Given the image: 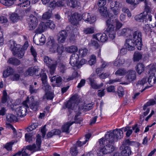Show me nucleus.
<instances>
[{
    "instance_id": "1",
    "label": "nucleus",
    "mask_w": 156,
    "mask_h": 156,
    "mask_svg": "<svg viewBox=\"0 0 156 156\" xmlns=\"http://www.w3.org/2000/svg\"><path fill=\"white\" fill-rule=\"evenodd\" d=\"M122 129H117L112 131L107 132L105 134V137L100 139L99 141L100 147H103L106 145L110 146L115 141L122 138L123 136V132ZM114 147V146L112 145Z\"/></svg>"
},
{
    "instance_id": "2",
    "label": "nucleus",
    "mask_w": 156,
    "mask_h": 156,
    "mask_svg": "<svg viewBox=\"0 0 156 156\" xmlns=\"http://www.w3.org/2000/svg\"><path fill=\"white\" fill-rule=\"evenodd\" d=\"M87 23L91 24L96 20V17L89 13L85 12L82 14L75 12L72 14L69 18V21L73 25L77 26L79 23L82 19Z\"/></svg>"
},
{
    "instance_id": "3",
    "label": "nucleus",
    "mask_w": 156,
    "mask_h": 156,
    "mask_svg": "<svg viewBox=\"0 0 156 156\" xmlns=\"http://www.w3.org/2000/svg\"><path fill=\"white\" fill-rule=\"evenodd\" d=\"M28 46V42L26 41L21 49L20 50V45L19 44H16L14 41L10 40L9 44V46L10 47L13 54L20 58H21L23 57L24 55V51L27 49Z\"/></svg>"
},
{
    "instance_id": "4",
    "label": "nucleus",
    "mask_w": 156,
    "mask_h": 156,
    "mask_svg": "<svg viewBox=\"0 0 156 156\" xmlns=\"http://www.w3.org/2000/svg\"><path fill=\"white\" fill-rule=\"evenodd\" d=\"M151 3L149 0L145 1L144 11L135 17V20L138 21L145 22L152 20V16L150 14Z\"/></svg>"
},
{
    "instance_id": "5",
    "label": "nucleus",
    "mask_w": 156,
    "mask_h": 156,
    "mask_svg": "<svg viewBox=\"0 0 156 156\" xmlns=\"http://www.w3.org/2000/svg\"><path fill=\"white\" fill-rule=\"evenodd\" d=\"M94 39H96L98 41L101 42H105L108 39V37L107 35L105 33H98L93 35V39H92L90 43V46H93L95 49H98L99 51L98 52V56L100 57L101 56V46L99 45L98 42L95 41Z\"/></svg>"
},
{
    "instance_id": "6",
    "label": "nucleus",
    "mask_w": 156,
    "mask_h": 156,
    "mask_svg": "<svg viewBox=\"0 0 156 156\" xmlns=\"http://www.w3.org/2000/svg\"><path fill=\"white\" fill-rule=\"evenodd\" d=\"M78 96L75 94L70 98V99L64 103L62 106L63 109L67 108L69 113H68L69 117H71L74 114L73 109H75V106L77 108V103L78 100Z\"/></svg>"
},
{
    "instance_id": "7",
    "label": "nucleus",
    "mask_w": 156,
    "mask_h": 156,
    "mask_svg": "<svg viewBox=\"0 0 156 156\" xmlns=\"http://www.w3.org/2000/svg\"><path fill=\"white\" fill-rule=\"evenodd\" d=\"M36 145L33 144L32 145H29L26 148H23L21 151L22 156H28L30 155L31 151L39 150L41 147V140L40 135L38 134L37 136Z\"/></svg>"
},
{
    "instance_id": "8",
    "label": "nucleus",
    "mask_w": 156,
    "mask_h": 156,
    "mask_svg": "<svg viewBox=\"0 0 156 156\" xmlns=\"http://www.w3.org/2000/svg\"><path fill=\"white\" fill-rule=\"evenodd\" d=\"M47 45L50 53H55L57 52L58 54L60 55L62 52L63 46H58L52 37H48Z\"/></svg>"
},
{
    "instance_id": "9",
    "label": "nucleus",
    "mask_w": 156,
    "mask_h": 156,
    "mask_svg": "<svg viewBox=\"0 0 156 156\" xmlns=\"http://www.w3.org/2000/svg\"><path fill=\"white\" fill-rule=\"evenodd\" d=\"M29 101V97H27L26 99L23 101L21 106L16 108V111L18 116L22 117L26 115L29 108L28 103Z\"/></svg>"
},
{
    "instance_id": "10",
    "label": "nucleus",
    "mask_w": 156,
    "mask_h": 156,
    "mask_svg": "<svg viewBox=\"0 0 156 156\" xmlns=\"http://www.w3.org/2000/svg\"><path fill=\"white\" fill-rule=\"evenodd\" d=\"M44 61L49 68V76L50 75L53 76L58 64L57 61L55 60H52L47 56L44 57Z\"/></svg>"
},
{
    "instance_id": "11",
    "label": "nucleus",
    "mask_w": 156,
    "mask_h": 156,
    "mask_svg": "<svg viewBox=\"0 0 156 156\" xmlns=\"http://www.w3.org/2000/svg\"><path fill=\"white\" fill-rule=\"evenodd\" d=\"M146 68L150 70L149 73L150 75L148 79L147 82L151 86H153L156 83V77L154 76V72H156V65L150 64L147 66Z\"/></svg>"
},
{
    "instance_id": "12",
    "label": "nucleus",
    "mask_w": 156,
    "mask_h": 156,
    "mask_svg": "<svg viewBox=\"0 0 156 156\" xmlns=\"http://www.w3.org/2000/svg\"><path fill=\"white\" fill-rule=\"evenodd\" d=\"M106 21H109L110 24L112 25V27L115 29V30L116 31L119 30L123 26V24L120 22L117 19H113V16L112 15L108 14V16Z\"/></svg>"
},
{
    "instance_id": "13",
    "label": "nucleus",
    "mask_w": 156,
    "mask_h": 156,
    "mask_svg": "<svg viewBox=\"0 0 156 156\" xmlns=\"http://www.w3.org/2000/svg\"><path fill=\"white\" fill-rule=\"evenodd\" d=\"M122 5L119 2L116 1H113L110 3V7L112 9V11L114 13V15L112 13H110L109 12L107 11L110 14L112 15L113 16V18H115L114 16H117L120 13L121 8Z\"/></svg>"
},
{
    "instance_id": "14",
    "label": "nucleus",
    "mask_w": 156,
    "mask_h": 156,
    "mask_svg": "<svg viewBox=\"0 0 156 156\" xmlns=\"http://www.w3.org/2000/svg\"><path fill=\"white\" fill-rule=\"evenodd\" d=\"M106 3V0H98V5L99 7L98 10L101 16L105 18L107 17L108 14H110L107 12V8L104 6Z\"/></svg>"
},
{
    "instance_id": "15",
    "label": "nucleus",
    "mask_w": 156,
    "mask_h": 156,
    "mask_svg": "<svg viewBox=\"0 0 156 156\" xmlns=\"http://www.w3.org/2000/svg\"><path fill=\"white\" fill-rule=\"evenodd\" d=\"M132 39L136 43V46L137 49L140 50L142 45L141 33L138 31L135 32L133 34V38Z\"/></svg>"
},
{
    "instance_id": "16",
    "label": "nucleus",
    "mask_w": 156,
    "mask_h": 156,
    "mask_svg": "<svg viewBox=\"0 0 156 156\" xmlns=\"http://www.w3.org/2000/svg\"><path fill=\"white\" fill-rule=\"evenodd\" d=\"M100 147V149L97 152L98 156H105V155L110 153L114 150V147L112 145H106L103 147Z\"/></svg>"
},
{
    "instance_id": "17",
    "label": "nucleus",
    "mask_w": 156,
    "mask_h": 156,
    "mask_svg": "<svg viewBox=\"0 0 156 156\" xmlns=\"http://www.w3.org/2000/svg\"><path fill=\"white\" fill-rule=\"evenodd\" d=\"M93 104L92 103H89L88 102H85L84 103L82 107H79L78 108V111L77 112H76V114L74 117V119L75 120H78L77 117L79 116L81 114L80 110L82 109L83 111H87L91 110L93 107Z\"/></svg>"
},
{
    "instance_id": "18",
    "label": "nucleus",
    "mask_w": 156,
    "mask_h": 156,
    "mask_svg": "<svg viewBox=\"0 0 156 156\" xmlns=\"http://www.w3.org/2000/svg\"><path fill=\"white\" fill-rule=\"evenodd\" d=\"M126 74L125 78L126 82L124 83L126 84L129 83L136 78V73L134 70H129L127 71Z\"/></svg>"
},
{
    "instance_id": "19",
    "label": "nucleus",
    "mask_w": 156,
    "mask_h": 156,
    "mask_svg": "<svg viewBox=\"0 0 156 156\" xmlns=\"http://www.w3.org/2000/svg\"><path fill=\"white\" fill-rule=\"evenodd\" d=\"M109 22L106 21V24L107 28L106 29L107 34L109 38L113 40L116 35V30L112 27V25L110 24Z\"/></svg>"
},
{
    "instance_id": "20",
    "label": "nucleus",
    "mask_w": 156,
    "mask_h": 156,
    "mask_svg": "<svg viewBox=\"0 0 156 156\" xmlns=\"http://www.w3.org/2000/svg\"><path fill=\"white\" fill-rule=\"evenodd\" d=\"M39 71V69L38 67H30L27 69L25 73V76L28 75L31 76L34 74L37 76H39V75L41 76V75H42V74L40 73H38V72Z\"/></svg>"
},
{
    "instance_id": "21",
    "label": "nucleus",
    "mask_w": 156,
    "mask_h": 156,
    "mask_svg": "<svg viewBox=\"0 0 156 156\" xmlns=\"http://www.w3.org/2000/svg\"><path fill=\"white\" fill-rule=\"evenodd\" d=\"M63 3H65V5L66 3L67 5L73 8H79L81 7L80 2L74 0H63Z\"/></svg>"
},
{
    "instance_id": "22",
    "label": "nucleus",
    "mask_w": 156,
    "mask_h": 156,
    "mask_svg": "<svg viewBox=\"0 0 156 156\" xmlns=\"http://www.w3.org/2000/svg\"><path fill=\"white\" fill-rule=\"evenodd\" d=\"M73 27L72 26H69L66 28V30L67 31H70V30H72V33L70 37V40L72 41H74L76 39L77 36L79 35L78 30L76 28L73 29Z\"/></svg>"
},
{
    "instance_id": "23",
    "label": "nucleus",
    "mask_w": 156,
    "mask_h": 156,
    "mask_svg": "<svg viewBox=\"0 0 156 156\" xmlns=\"http://www.w3.org/2000/svg\"><path fill=\"white\" fill-rule=\"evenodd\" d=\"M30 99V101L28 103V105H29L30 109L32 110L33 111H36L38 110L39 108V103L34 101V96H31L30 97H29Z\"/></svg>"
},
{
    "instance_id": "24",
    "label": "nucleus",
    "mask_w": 156,
    "mask_h": 156,
    "mask_svg": "<svg viewBox=\"0 0 156 156\" xmlns=\"http://www.w3.org/2000/svg\"><path fill=\"white\" fill-rule=\"evenodd\" d=\"M136 46V43L132 39L129 38L126 39L125 46L126 49L130 51H133L135 49V46Z\"/></svg>"
},
{
    "instance_id": "25",
    "label": "nucleus",
    "mask_w": 156,
    "mask_h": 156,
    "mask_svg": "<svg viewBox=\"0 0 156 156\" xmlns=\"http://www.w3.org/2000/svg\"><path fill=\"white\" fill-rule=\"evenodd\" d=\"M28 21L30 30H32L34 29L37 24V18L35 16L31 15L30 16Z\"/></svg>"
},
{
    "instance_id": "26",
    "label": "nucleus",
    "mask_w": 156,
    "mask_h": 156,
    "mask_svg": "<svg viewBox=\"0 0 156 156\" xmlns=\"http://www.w3.org/2000/svg\"><path fill=\"white\" fill-rule=\"evenodd\" d=\"M147 80L146 78L143 79L140 81L138 82L135 87V89L137 90L138 91H140L141 92L144 91L145 89L147 88L146 87L144 88V85L147 83Z\"/></svg>"
},
{
    "instance_id": "27",
    "label": "nucleus",
    "mask_w": 156,
    "mask_h": 156,
    "mask_svg": "<svg viewBox=\"0 0 156 156\" xmlns=\"http://www.w3.org/2000/svg\"><path fill=\"white\" fill-rule=\"evenodd\" d=\"M79 61V55L73 53L70 57L69 63L73 66H76Z\"/></svg>"
},
{
    "instance_id": "28",
    "label": "nucleus",
    "mask_w": 156,
    "mask_h": 156,
    "mask_svg": "<svg viewBox=\"0 0 156 156\" xmlns=\"http://www.w3.org/2000/svg\"><path fill=\"white\" fill-rule=\"evenodd\" d=\"M41 77L42 83L44 87L45 92L50 91V86L48 85L47 82V76L46 74L43 73L42 75H41Z\"/></svg>"
},
{
    "instance_id": "29",
    "label": "nucleus",
    "mask_w": 156,
    "mask_h": 156,
    "mask_svg": "<svg viewBox=\"0 0 156 156\" xmlns=\"http://www.w3.org/2000/svg\"><path fill=\"white\" fill-rule=\"evenodd\" d=\"M95 74H92L87 79V80L90 82V85L92 88L94 89H98L101 86H102L103 85L102 83H101L100 86L98 85L96 83L94 79L95 77Z\"/></svg>"
},
{
    "instance_id": "30",
    "label": "nucleus",
    "mask_w": 156,
    "mask_h": 156,
    "mask_svg": "<svg viewBox=\"0 0 156 156\" xmlns=\"http://www.w3.org/2000/svg\"><path fill=\"white\" fill-rule=\"evenodd\" d=\"M120 149L122 150L121 154L122 156H128L131 154V149L128 146L125 147L124 145L122 144L120 147Z\"/></svg>"
},
{
    "instance_id": "31",
    "label": "nucleus",
    "mask_w": 156,
    "mask_h": 156,
    "mask_svg": "<svg viewBox=\"0 0 156 156\" xmlns=\"http://www.w3.org/2000/svg\"><path fill=\"white\" fill-rule=\"evenodd\" d=\"M133 33V30L128 28H124L118 32V34L120 36H127Z\"/></svg>"
},
{
    "instance_id": "32",
    "label": "nucleus",
    "mask_w": 156,
    "mask_h": 156,
    "mask_svg": "<svg viewBox=\"0 0 156 156\" xmlns=\"http://www.w3.org/2000/svg\"><path fill=\"white\" fill-rule=\"evenodd\" d=\"M67 35L66 31L63 30L60 32L58 34V41L59 42L64 43L65 41Z\"/></svg>"
},
{
    "instance_id": "33",
    "label": "nucleus",
    "mask_w": 156,
    "mask_h": 156,
    "mask_svg": "<svg viewBox=\"0 0 156 156\" xmlns=\"http://www.w3.org/2000/svg\"><path fill=\"white\" fill-rule=\"evenodd\" d=\"M47 29L48 26H46V23L41 22L39 24L35 31L37 33L40 34L46 30Z\"/></svg>"
},
{
    "instance_id": "34",
    "label": "nucleus",
    "mask_w": 156,
    "mask_h": 156,
    "mask_svg": "<svg viewBox=\"0 0 156 156\" xmlns=\"http://www.w3.org/2000/svg\"><path fill=\"white\" fill-rule=\"evenodd\" d=\"M64 5L65 3H63L62 1L60 0L57 2L55 1L51 2L49 4L48 6L53 9L56 7H61Z\"/></svg>"
},
{
    "instance_id": "35",
    "label": "nucleus",
    "mask_w": 156,
    "mask_h": 156,
    "mask_svg": "<svg viewBox=\"0 0 156 156\" xmlns=\"http://www.w3.org/2000/svg\"><path fill=\"white\" fill-rule=\"evenodd\" d=\"M74 123L73 122H66L62 126V132L68 133L69 132L70 127Z\"/></svg>"
},
{
    "instance_id": "36",
    "label": "nucleus",
    "mask_w": 156,
    "mask_h": 156,
    "mask_svg": "<svg viewBox=\"0 0 156 156\" xmlns=\"http://www.w3.org/2000/svg\"><path fill=\"white\" fill-rule=\"evenodd\" d=\"M144 64L139 63L136 66L135 69L137 73L140 75L144 71Z\"/></svg>"
},
{
    "instance_id": "37",
    "label": "nucleus",
    "mask_w": 156,
    "mask_h": 156,
    "mask_svg": "<svg viewBox=\"0 0 156 156\" xmlns=\"http://www.w3.org/2000/svg\"><path fill=\"white\" fill-rule=\"evenodd\" d=\"M125 62V60L122 57H119V56L113 63L114 66H120L124 64Z\"/></svg>"
},
{
    "instance_id": "38",
    "label": "nucleus",
    "mask_w": 156,
    "mask_h": 156,
    "mask_svg": "<svg viewBox=\"0 0 156 156\" xmlns=\"http://www.w3.org/2000/svg\"><path fill=\"white\" fill-rule=\"evenodd\" d=\"M65 49L66 52L71 53H74L77 52L78 50L77 46L74 45L66 47Z\"/></svg>"
},
{
    "instance_id": "39",
    "label": "nucleus",
    "mask_w": 156,
    "mask_h": 156,
    "mask_svg": "<svg viewBox=\"0 0 156 156\" xmlns=\"http://www.w3.org/2000/svg\"><path fill=\"white\" fill-rule=\"evenodd\" d=\"M14 72V70L10 67H8L3 72V76L4 77L6 78L9 75H11Z\"/></svg>"
},
{
    "instance_id": "40",
    "label": "nucleus",
    "mask_w": 156,
    "mask_h": 156,
    "mask_svg": "<svg viewBox=\"0 0 156 156\" xmlns=\"http://www.w3.org/2000/svg\"><path fill=\"white\" fill-rule=\"evenodd\" d=\"M52 76L50 75V76L49 75L50 78V79L51 82L52 83L55 81V82L56 83V85L57 86H58V85L60 84L62 80V79L60 76H58L56 78L55 76Z\"/></svg>"
},
{
    "instance_id": "41",
    "label": "nucleus",
    "mask_w": 156,
    "mask_h": 156,
    "mask_svg": "<svg viewBox=\"0 0 156 156\" xmlns=\"http://www.w3.org/2000/svg\"><path fill=\"white\" fill-rule=\"evenodd\" d=\"M9 19L12 22L15 23L18 21L20 19V17L17 13H12L9 16Z\"/></svg>"
},
{
    "instance_id": "42",
    "label": "nucleus",
    "mask_w": 156,
    "mask_h": 156,
    "mask_svg": "<svg viewBox=\"0 0 156 156\" xmlns=\"http://www.w3.org/2000/svg\"><path fill=\"white\" fill-rule=\"evenodd\" d=\"M16 0H0V2L3 5L10 6L13 5Z\"/></svg>"
},
{
    "instance_id": "43",
    "label": "nucleus",
    "mask_w": 156,
    "mask_h": 156,
    "mask_svg": "<svg viewBox=\"0 0 156 156\" xmlns=\"http://www.w3.org/2000/svg\"><path fill=\"white\" fill-rule=\"evenodd\" d=\"M7 120L10 122H16L17 119L16 117L13 114H8L6 117Z\"/></svg>"
},
{
    "instance_id": "44",
    "label": "nucleus",
    "mask_w": 156,
    "mask_h": 156,
    "mask_svg": "<svg viewBox=\"0 0 156 156\" xmlns=\"http://www.w3.org/2000/svg\"><path fill=\"white\" fill-rule=\"evenodd\" d=\"M88 50L85 48H82L79 49L78 53L81 57H84L86 56L88 52Z\"/></svg>"
},
{
    "instance_id": "45",
    "label": "nucleus",
    "mask_w": 156,
    "mask_h": 156,
    "mask_svg": "<svg viewBox=\"0 0 156 156\" xmlns=\"http://www.w3.org/2000/svg\"><path fill=\"white\" fill-rule=\"evenodd\" d=\"M146 0H126V2L130 5L133 6H135L138 4L140 2L145 1Z\"/></svg>"
},
{
    "instance_id": "46",
    "label": "nucleus",
    "mask_w": 156,
    "mask_h": 156,
    "mask_svg": "<svg viewBox=\"0 0 156 156\" xmlns=\"http://www.w3.org/2000/svg\"><path fill=\"white\" fill-rule=\"evenodd\" d=\"M127 71L124 69H119L115 72V74L120 76H122L126 74Z\"/></svg>"
},
{
    "instance_id": "47",
    "label": "nucleus",
    "mask_w": 156,
    "mask_h": 156,
    "mask_svg": "<svg viewBox=\"0 0 156 156\" xmlns=\"http://www.w3.org/2000/svg\"><path fill=\"white\" fill-rule=\"evenodd\" d=\"M8 63L14 65H18L20 63V61L14 58H10L8 61Z\"/></svg>"
},
{
    "instance_id": "48",
    "label": "nucleus",
    "mask_w": 156,
    "mask_h": 156,
    "mask_svg": "<svg viewBox=\"0 0 156 156\" xmlns=\"http://www.w3.org/2000/svg\"><path fill=\"white\" fill-rule=\"evenodd\" d=\"M20 1H22V2L18 4V7H27L30 4V1L29 0H21Z\"/></svg>"
},
{
    "instance_id": "49",
    "label": "nucleus",
    "mask_w": 156,
    "mask_h": 156,
    "mask_svg": "<svg viewBox=\"0 0 156 156\" xmlns=\"http://www.w3.org/2000/svg\"><path fill=\"white\" fill-rule=\"evenodd\" d=\"M122 129L124 131L126 132V136L127 137H129L131 135L132 133V129L130 127L127 126L125 128H123Z\"/></svg>"
},
{
    "instance_id": "50",
    "label": "nucleus",
    "mask_w": 156,
    "mask_h": 156,
    "mask_svg": "<svg viewBox=\"0 0 156 156\" xmlns=\"http://www.w3.org/2000/svg\"><path fill=\"white\" fill-rule=\"evenodd\" d=\"M46 39L45 38V37L44 35L42 34L41 36V37L39 38V43H37L36 42V41H35V40H34V43L37 45H43L44 44V43L45 42Z\"/></svg>"
},
{
    "instance_id": "51",
    "label": "nucleus",
    "mask_w": 156,
    "mask_h": 156,
    "mask_svg": "<svg viewBox=\"0 0 156 156\" xmlns=\"http://www.w3.org/2000/svg\"><path fill=\"white\" fill-rule=\"evenodd\" d=\"M54 97L53 93L50 91L46 92L45 95L44 96V99H46L47 100H51Z\"/></svg>"
},
{
    "instance_id": "52",
    "label": "nucleus",
    "mask_w": 156,
    "mask_h": 156,
    "mask_svg": "<svg viewBox=\"0 0 156 156\" xmlns=\"http://www.w3.org/2000/svg\"><path fill=\"white\" fill-rule=\"evenodd\" d=\"M52 11L49 10L48 11L44 12L42 15L43 19H50L52 16Z\"/></svg>"
},
{
    "instance_id": "53",
    "label": "nucleus",
    "mask_w": 156,
    "mask_h": 156,
    "mask_svg": "<svg viewBox=\"0 0 156 156\" xmlns=\"http://www.w3.org/2000/svg\"><path fill=\"white\" fill-rule=\"evenodd\" d=\"M46 26H48V28H50L51 29H54L55 27L53 21L51 20H48L46 23Z\"/></svg>"
},
{
    "instance_id": "54",
    "label": "nucleus",
    "mask_w": 156,
    "mask_h": 156,
    "mask_svg": "<svg viewBox=\"0 0 156 156\" xmlns=\"http://www.w3.org/2000/svg\"><path fill=\"white\" fill-rule=\"evenodd\" d=\"M38 126V124L37 123H34L28 126L26 128V130L28 132L31 131L35 129Z\"/></svg>"
},
{
    "instance_id": "55",
    "label": "nucleus",
    "mask_w": 156,
    "mask_h": 156,
    "mask_svg": "<svg viewBox=\"0 0 156 156\" xmlns=\"http://www.w3.org/2000/svg\"><path fill=\"white\" fill-rule=\"evenodd\" d=\"M142 58V55L138 52H136L134 55L133 60L134 61H138Z\"/></svg>"
},
{
    "instance_id": "56",
    "label": "nucleus",
    "mask_w": 156,
    "mask_h": 156,
    "mask_svg": "<svg viewBox=\"0 0 156 156\" xmlns=\"http://www.w3.org/2000/svg\"><path fill=\"white\" fill-rule=\"evenodd\" d=\"M26 140L29 143H30L34 139L31 134L30 133H26L25 135Z\"/></svg>"
},
{
    "instance_id": "57",
    "label": "nucleus",
    "mask_w": 156,
    "mask_h": 156,
    "mask_svg": "<svg viewBox=\"0 0 156 156\" xmlns=\"http://www.w3.org/2000/svg\"><path fill=\"white\" fill-rule=\"evenodd\" d=\"M155 104V101L153 99L150 100L145 104L144 105L143 108V110H145L146 108L151 105H153Z\"/></svg>"
},
{
    "instance_id": "58",
    "label": "nucleus",
    "mask_w": 156,
    "mask_h": 156,
    "mask_svg": "<svg viewBox=\"0 0 156 156\" xmlns=\"http://www.w3.org/2000/svg\"><path fill=\"white\" fill-rule=\"evenodd\" d=\"M96 61V57L94 55H92L90 57V60L88 61V63L91 66L94 64Z\"/></svg>"
},
{
    "instance_id": "59",
    "label": "nucleus",
    "mask_w": 156,
    "mask_h": 156,
    "mask_svg": "<svg viewBox=\"0 0 156 156\" xmlns=\"http://www.w3.org/2000/svg\"><path fill=\"white\" fill-rule=\"evenodd\" d=\"M58 67L59 70L62 73H65L67 69V67L62 63H60Z\"/></svg>"
},
{
    "instance_id": "60",
    "label": "nucleus",
    "mask_w": 156,
    "mask_h": 156,
    "mask_svg": "<svg viewBox=\"0 0 156 156\" xmlns=\"http://www.w3.org/2000/svg\"><path fill=\"white\" fill-rule=\"evenodd\" d=\"M83 31L86 34H92L94 32V28L93 27H90L85 28Z\"/></svg>"
},
{
    "instance_id": "61",
    "label": "nucleus",
    "mask_w": 156,
    "mask_h": 156,
    "mask_svg": "<svg viewBox=\"0 0 156 156\" xmlns=\"http://www.w3.org/2000/svg\"><path fill=\"white\" fill-rule=\"evenodd\" d=\"M30 50L32 55L33 56L34 58V60L35 61H36L37 60L36 57L37 55V52L33 46H32Z\"/></svg>"
},
{
    "instance_id": "62",
    "label": "nucleus",
    "mask_w": 156,
    "mask_h": 156,
    "mask_svg": "<svg viewBox=\"0 0 156 156\" xmlns=\"http://www.w3.org/2000/svg\"><path fill=\"white\" fill-rule=\"evenodd\" d=\"M20 75L18 74L12 75L10 77V79L12 81H17L20 78Z\"/></svg>"
},
{
    "instance_id": "63",
    "label": "nucleus",
    "mask_w": 156,
    "mask_h": 156,
    "mask_svg": "<svg viewBox=\"0 0 156 156\" xmlns=\"http://www.w3.org/2000/svg\"><path fill=\"white\" fill-rule=\"evenodd\" d=\"M13 144L12 142L7 143L4 145V147L8 151H10L12 149V145Z\"/></svg>"
},
{
    "instance_id": "64",
    "label": "nucleus",
    "mask_w": 156,
    "mask_h": 156,
    "mask_svg": "<svg viewBox=\"0 0 156 156\" xmlns=\"http://www.w3.org/2000/svg\"><path fill=\"white\" fill-rule=\"evenodd\" d=\"M70 152L72 155L73 156L76 155L78 153L76 148L75 147H72L71 148Z\"/></svg>"
}]
</instances>
